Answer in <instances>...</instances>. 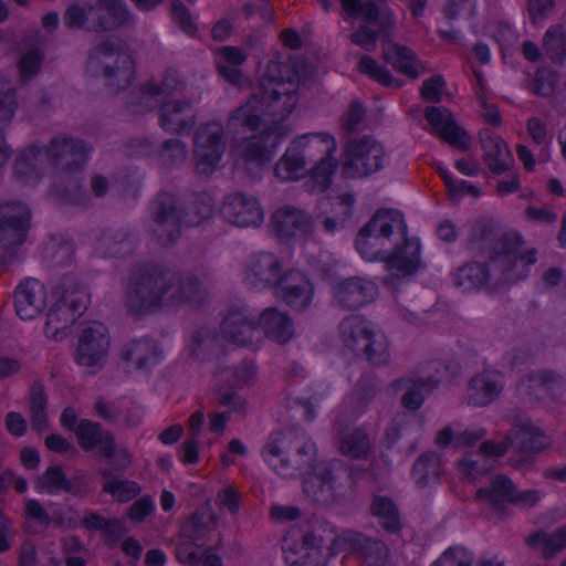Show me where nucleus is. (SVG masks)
<instances>
[{"instance_id": "1", "label": "nucleus", "mask_w": 566, "mask_h": 566, "mask_svg": "<svg viewBox=\"0 0 566 566\" xmlns=\"http://www.w3.org/2000/svg\"><path fill=\"white\" fill-rule=\"evenodd\" d=\"M315 443L295 429L271 434L262 449L269 467L282 478H293L311 469L303 479V493L311 501L331 505L346 497L354 485L352 469L339 459L319 463L316 460Z\"/></svg>"}, {"instance_id": "2", "label": "nucleus", "mask_w": 566, "mask_h": 566, "mask_svg": "<svg viewBox=\"0 0 566 566\" xmlns=\"http://www.w3.org/2000/svg\"><path fill=\"white\" fill-rule=\"evenodd\" d=\"M206 297L207 290L196 274L146 262L130 270L124 286L123 304L127 314L140 317L165 307L200 305Z\"/></svg>"}, {"instance_id": "3", "label": "nucleus", "mask_w": 566, "mask_h": 566, "mask_svg": "<svg viewBox=\"0 0 566 566\" xmlns=\"http://www.w3.org/2000/svg\"><path fill=\"white\" fill-rule=\"evenodd\" d=\"M403 214L395 209H379L359 230L355 247L363 259L386 263L396 279L415 274L420 266V242L407 237Z\"/></svg>"}, {"instance_id": "4", "label": "nucleus", "mask_w": 566, "mask_h": 566, "mask_svg": "<svg viewBox=\"0 0 566 566\" xmlns=\"http://www.w3.org/2000/svg\"><path fill=\"white\" fill-rule=\"evenodd\" d=\"M483 245L489 247L486 263L471 262L459 268L454 284L463 291L484 286L496 289L502 284L514 283L528 274V266L536 261L534 250L522 253V239L515 233L495 235L489 232L482 237Z\"/></svg>"}, {"instance_id": "5", "label": "nucleus", "mask_w": 566, "mask_h": 566, "mask_svg": "<svg viewBox=\"0 0 566 566\" xmlns=\"http://www.w3.org/2000/svg\"><path fill=\"white\" fill-rule=\"evenodd\" d=\"M295 81L263 76L248 102L237 107L229 116L227 128L234 136L255 132L263 122L277 124L284 120L297 103Z\"/></svg>"}, {"instance_id": "6", "label": "nucleus", "mask_w": 566, "mask_h": 566, "mask_svg": "<svg viewBox=\"0 0 566 566\" xmlns=\"http://www.w3.org/2000/svg\"><path fill=\"white\" fill-rule=\"evenodd\" d=\"M475 500L488 505L497 517L503 518L511 514L507 505L533 507L539 501L535 490L520 491L514 482L504 474L493 475L489 484L480 488Z\"/></svg>"}, {"instance_id": "7", "label": "nucleus", "mask_w": 566, "mask_h": 566, "mask_svg": "<svg viewBox=\"0 0 566 566\" xmlns=\"http://www.w3.org/2000/svg\"><path fill=\"white\" fill-rule=\"evenodd\" d=\"M386 161L385 147L369 136L350 139L342 155V174L345 178H366L380 171Z\"/></svg>"}, {"instance_id": "8", "label": "nucleus", "mask_w": 566, "mask_h": 566, "mask_svg": "<svg viewBox=\"0 0 566 566\" xmlns=\"http://www.w3.org/2000/svg\"><path fill=\"white\" fill-rule=\"evenodd\" d=\"M88 304L90 294L85 285L81 283H64L62 295L46 314L45 335L55 338L60 332L72 325L85 312Z\"/></svg>"}, {"instance_id": "9", "label": "nucleus", "mask_w": 566, "mask_h": 566, "mask_svg": "<svg viewBox=\"0 0 566 566\" xmlns=\"http://www.w3.org/2000/svg\"><path fill=\"white\" fill-rule=\"evenodd\" d=\"M30 219V210L22 202H7L0 206V244L6 250L0 259V271H4L17 261L13 249L24 242Z\"/></svg>"}, {"instance_id": "10", "label": "nucleus", "mask_w": 566, "mask_h": 566, "mask_svg": "<svg viewBox=\"0 0 566 566\" xmlns=\"http://www.w3.org/2000/svg\"><path fill=\"white\" fill-rule=\"evenodd\" d=\"M75 436L83 451L98 449L102 457L114 458L116 470H126L132 464V454L126 448L117 449L114 434L105 430L99 422L81 419L75 428Z\"/></svg>"}, {"instance_id": "11", "label": "nucleus", "mask_w": 566, "mask_h": 566, "mask_svg": "<svg viewBox=\"0 0 566 566\" xmlns=\"http://www.w3.org/2000/svg\"><path fill=\"white\" fill-rule=\"evenodd\" d=\"M150 216L154 222L153 233L159 244L169 245L179 239L181 224L185 223V214L175 193L158 192L150 202Z\"/></svg>"}, {"instance_id": "12", "label": "nucleus", "mask_w": 566, "mask_h": 566, "mask_svg": "<svg viewBox=\"0 0 566 566\" xmlns=\"http://www.w3.org/2000/svg\"><path fill=\"white\" fill-rule=\"evenodd\" d=\"M293 142H300L302 153L312 154L314 159L308 160L311 176L317 182L319 191L326 190L336 168V163L332 158L336 149L335 139L325 133H312L302 135Z\"/></svg>"}, {"instance_id": "13", "label": "nucleus", "mask_w": 566, "mask_h": 566, "mask_svg": "<svg viewBox=\"0 0 566 566\" xmlns=\"http://www.w3.org/2000/svg\"><path fill=\"white\" fill-rule=\"evenodd\" d=\"M88 64L93 69L102 66L109 85L117 90L125 88L133 76L132 59L111 40H103L90 50Z\"/></svg>"}, {"instance_id": "14", "label": "nucleus", "mask_w": 566, "mask_h": 566, "mask_svg": "<svg viewBox=\"0 0 566 566\" xmlns=\"http://www.w3.org/2000/svg\"><path fill=\"white\" fill-rule=\"evenodd\" d=\"M224 150L226 136L223 126L217 122L201 125L196 130L193 139L197 174L209 177L217 169Z\"/></svg>"}, {"instance_id": "15", "label": "nucleus", "mask_w": 566, "mask_h": 566, "mask_svg": "<svg viewBox=\"0 0 566 566\" xmlns=\"http://www.w3.org/2000/svg\"><path fill=\"white\" fill-rule=\"evenodd\" d=\"M46 161L61 171L83 169L92 153V146L71 135L60 134L42 147Z\"/></svg>"}, {"instance_id": "16", "label": "nucleus", "mask_w": 566, "mask_h": 566, "mask_svg": "<svg viewBox=\"0 0 566 566\" xmlns=\"http://www.w3.org/2000/svg\"><path fill=\"white\" fill-rule=\"evenodd\" d=\"M109 349L108 328L101 322L86 324L77 340L75 361L83 367L99 370L106 361Z\"/></svg>"}, {"instance_id": "17", "label": "nucleus", "mask_w": 566, "mask_h": 566, "mask_svg": "<svg viewBox=\"0 0 566 566\" xmlns=\"http://www.w3.org/2000/svg\"><path fill=\"white\" fill-rule=\"evenodd\" d=\"M332 295L337 307L355 311L376 300L378 286L374 281L363 276H349L333 284Z\"/></svg>"}, {"instance_id": "18", "label": "nucleus", "mask_w": 566, "mask_h": 566, "mask_svg": "<svg viewBox=\"0 0 566 566\" xmlns=\"http://www.w3.org/2000/svg\"><path fill=\"white\" fill-rule=\"evenodd\" d=\"M284 559L289 566H325L327 557L323 552L324 542L315 531L302 535V543L297 544L292 537L282 539Z\"/></svg>"}, {"instance_id": "19", "label": "nucleus", "mask_w": 566, "mask_h": 566, "mask_svg": "<svg viewBox=\"0 0 566 566\" xmlns=\"http://www.w3.org/2000/svg\"><path fill=\"white\" fill-rule=\"evenodd\" d=\"M283 271L281 259L272 252L251 254L244 264L243 280L245 284L258 290L273 289Z\"/></svg>"}, {"instance_id": "20", "label": "nucleus", "mask_w": 566, "mask_h": 566, "mask_svg": "<svg viewBox=\"0 0 566 566\" xmlns=\"http://www.w3.org/2000/svg\"><path fill=\"white\" fill-rule=\"evenodd\" d=\"M273 289L279 298L296 311L307 308L314 295L313 284L295 269L283 270Z\"/></svg>"}, {"instance_id": "21", "label": "nucleus", "mask_w": 566, "mask_h": 566, "mask_svg": "<svg viewBox=\"0 0 566 566\" xmlns=\"http://www.w3.org/2000/svg\"><path fill=\"white\" fill-rule=\"evenodd\" d=\"M221 216L237 227H258L263 221V211L256 198L238 191L224 197Z\"/></svg>"}, {"instance_id": "22", "label": "nucleus", "mask_w": 566, "mask_h": 566, "mask_svg": "<svg viewBox=\"0 0 566 566\" xmlns=\"http://www.w3.org/2000/svg\"><path fill=\"white\" fill-rule=\"evenodd\" d=\"M91 28L94 32L114 31L134 22V15L123 0H97L90 6Z\"/></svg>"}, {"instance_id": "23", "label": "nucleus", "mask_w": 566, "mask_h": 566, "mask_svg": "<svg viewBox=\"0 0 566 566\" xmlns=\"http://www.w3.org/2000/svg\"><path fill=\"white\" fill-rule=\"evenodd\" d=\"M503 389V374L495 369H484L469 380L465 400L472 407H488L499 399Z\"/></svg>"}, {"instance_id": "24", "label": "nucleus", "mask_w": 566, "mask_h": 566, "mask_svg": "<svg viewBox=\"0 0 566 566\" xmlns=\"http://www.w3.org/2000/svg\"><path fill=\"white\" fill-rule=\"evenodd\" d=\"M197 122L191 99H171L159 107V125L169 134L189 133Z\"/></svg>"}, {"instance_id": "25", "label": "nucleus", "mask_w": 566, "mask_h": 566, "mask_svg": "<svg viewBox=\"0 0 566 566\" xmlns=\"http://www.w3.org/2000/svg\"><path fill=\"white\" fill-rule=\"evenodd\" d=\"M48 291L45 285L36 279L23 280L14 291V308L21 319H33L46 306Z\"/></svg>"}, {"instance_id": "26", "label": "nucleus", "mask_w": 566, "mask_h": 566, "mask_svg": "<svg viewBox=\"0 0 566 566\" xmlns=\"http://www.w3.org/2000/svg\"><path fill=\"white\" fill-rule=\"evenodd\" d=\"M255 315L245 307L230 308L221 325L222 336L238 346H250L258 333Z\"/></svg>"}, {"instance_id": "27", "label": "nucleus", "mask_w": 566, "mask_h": 566, "mask_svg": "<svg viewBox=\"0 0 566 566\" xmlns=\"http://www.w3.org/2000/svg\"><path fill=\"white\" fill-rule=\"evenodd\" d=\"M428 367L436 371L426 377L418 378H400L395 380V385L407 388V391L401 397V403L406 409L417 410L423 402V394L429 392L437 387L443 379L441 369L446 370L447 366L440 361H431Z\"/></svg>"}, {"instance_id": "28", "label": "nucleus", "mask_w": 566, "mask_h": 566, "mask_svg": "<svg viewBox=\"0 0 566 566\" xmlns=\"http://www.w3.org/2000/svg\"><path fill=\"white\" fill-rule=\"evenodd\" d=\"M424 116L441 139L461 150L469 148L470 137L458 126L452 113L447 107L429 106L424 111Z\"/></svg>"}, {"instance_id": "29", "label": "nucleus", "mask_w": 566, "mask_h": 566, "mask_svg": "<svg viewBox=\"0 0 566 566\" xmlns=\"http://www.w3.org/2000/svg\"><path fill=\"white\" fill-rule=\"evenodd\" d=\"M182 86L178 73L167 70L160 85L146 83L138 91L130 92L127 107L134 113H145L154 107L153 98L158 95H171Z\"/></svg>"}, {"instance_id": "30", "label": "nucleus", "mask_w": 566, "mask_h": 566, "mask_svg": "<svg viewBox=\"0 0 566 566\" xmlns=\"http://www.w3.org/2000/svg\"><path fill=\"white\" fill-rule=\"evenodd\" d=\"M283 136V134H276L271 128H268L260 136L249 138L240 151L245 167H262L270 163L273 157V150Z\"/></svg>"}, {"instance_id": "31", "label": "nucleus", "mask_w": 566, "mask_h": 566, "mask_svg": "<svg viewBox=\"0 0 566 566\" xmlns=\"http://www.w3.org/2000/svg\"><path fill=\"white\" fill-rule=\"evenodd\" d=\"M272 226L280 239L287 240L310 233L313 229V219L305 211L286 206L272 214Z\"/></svg>"}, {"instance_id": "32", "label": "nucleus", "mask_w": 566, "mask_h": 566, "mask_svg": "<svg viewBox=\"0 0 566 566\" xmlns=\"http://www.w3.org/2000/svg\"><path fill=\"white\" fill-rule=\"evenodd\" d=\"M483 150V161L494 175H502L509 171L514 164V158L506 145L500 137L485 133L480 136Z\"/></svg>"}, {"instance_id": "33", "label": "nucleus", "mask_w": 566, "mask_h": 566, "mask_svg": "<svg viewBox=\"0 0 566 566\" xmlns=\"http://www.w3.org/2000/svg\"><path fill=\"white\" fill-rule=\"evenodd\" d=\"M300 142H292L282 158L275 164L274 174L284 181L297 180L311 172L308 160L312 154L301 151Z\"/></svg>"}, {"instance_id": "34", "label": "nucleus", "mask_w": 566, "mask_h": 566, "mask_svg": "<svg viewBox=\"0 0 566 566\" xmlns=\"http://www.w3.org/2000/svg\"><path fill=\"white\" fill-rule=\"evenodd\" d=\"M374 324L363 315H349L343 318L338 325L340 339L345 347L355 355L358 354L369 334H374Z\"/></svg>"}, {"instance_id": "35", "label": "nucleus", "mask_w": 566, "mask_h": 566, "mask_svg": "<svg viewBox=\"0 0 566 566\" xmlns=\"http://www.w3.org/2000/svg\"><path fill=\"white\" fill-rule=\"evenodd\" d=\"M384 59L391 64L394 70L410 80H417L426 72L423 64L419 61L417 54L409 48L394 43L384 51Z\"/></svg>"}, {"instance_id": "36", "label": "nucleus", "mask_w": 566, "mask_h": 566, "mask_svg": "<svg viewBox=\"0 0 566 566\" xmlns=\"http://www.w3.org/2000/svg\"><path fill=\"white\" fill-rule=\"evenodd\" d=\"M340 453L350 459H366L374 446L363 428L343 427L337 431Z\"/></svg>"}, {"instance_id": "37", "label": "nucleus", "mask_w": 566, "mask_h": 566, "mask_svg": "<svg viewBox=\"0 0 566 566\" xmlns=\"http://www.w3.org/2000/svg\"><path fill=\"white\" fill-rule=\"evenodd\" d=\"M259 327L265 336L280 344L287 343L293 336V322L286 313L268 307L259 315Z\"/></svg>"}, {"instance_id": "38", "label": "nucleus", "mask_w": 566, "mask_h": 566, "mask_svg": "<svg viewBox=\"0 0 566 566\" xmlns=\"http://www.w3.org/2000/svg\"><path fill=\"white\" fill-rule=\"evenodd\" d=\"M525 544L530 548L541 547L542 557L546 560L553 559L566 548V526H560L552 533L538 530L525 538Z\"/></svg>"}, {"instance_id": "39", "label": "nucleus", "mask_w": 566, "mask_h": 566, "mask_svg": "<svg viewBox=\"0 0 566 566\" xmlns=\"http://www.w3.org/2000/svg\"><path fill=\"white\" fill-rule=\"evenodd\" d=\"M135 238L127 228H108L99 240L98 249L109 256H124L134 250Z\"/></svg>"}, {"instance_id": "40", "label": "nucleus", "mask_w": 566, "mask_h": 566, "mask_svg": "<svg viewBox=\"0 0 566 566\" xmlns=\"http://www.w3.org/2000/svg\"><path fill=\"white\" fill-rule=\"evenodd\" d=\"M44 157L42 147L30 145L14 160L13 170L22 182H38L41 178V159Z\"/></svg>"}, {"instance_id": "41", "label": "nucleus", "mask_w": 566, "mask_h": 566, "mask_svg": "<svg viewBox=\"0 0 566 566\" xmlns=\"http://www.w3.org/2000/svg\"><path fill=\"white\" fill-rule=\"evenodd\" d=\"M120 357L134 363L138 369H144L159 361L158 346L150 338L132 340L124 345Z\"/></svg>"}, {"instance_id": "42", "label": "nucleus", "mask_w": 566, "mask_h": 566, "mask_svg": "<svg viewBox=\"0 0 566 566\" xmlns=\"http://www.w3.org/2000/svg\"><path fill=\"white\" fill-rule=\"evenodd\" d=\"M369 511L386 532L396 534L401 530L402 523L400 511L390 497L385 495H374Z\"/></svg>"}, {"instance_id": "43", "label": "nucleus", "mask_w": 566, "mask_h": 566, "mask_svg": "<svg viewBox=\"0 0 566 566\" xmlns=\"http://www.w3.org/2000/svg\"><path fill=\"white\" fill-rule=\"evenodd\" d=\"M216 515L209 507L202 506L195 511L181 525L180 537L185 539L202 541L214 527Z\"/></svg>"}, {"instance_id": "44", "label": "nucleus", "mask_w": 566, "mask_h": 566, "mask_svg": "<svg viewBox=\"0 0 566 566\" xmlns=\"http://www.w3.org/2000/svg\"><path fill=\"white\" fill-rule=\"evenodd\" d=\"M443 463L441 457L432 451L423 452L415 462L411 474L419 488L437 482L442 474Z\"/></svg>"}, {"instance_id": "45", "label": "nucleus", "mask_w": 566, "mask_h": 566, "mask_svg": "<svg viewBox=\"0 0 566 566\" xmlns=\"http://www.w3.org/2000/svg\"><path fill=\"white\" fill-rule=\"evenodd\" d=\"M506 438L512 447L523 452L537 453L551 446V439L543 431L532 426L522 430H509Z\"/></svg>"}, {"instance_id": "46", "label": "nucleus", "mask_w": 566, "mask_h": 566, "mask_svg": "<svg viewBox=\"0 0 566 566\" xmlns=\"http://www.w3.org/2000/svg\"><path fill=\"white\" fill-rule=\"evenodd\" d=\"M356 356L363 357L374 367L388 366L390 363V350L386 335L380 331L369 334V337Z\"/></svg>"}, {"instance_id": "47", "label": "nucleus", "mask_w": 566, "mask_h": 566, "mask_svg": "<svg viewBox=\"0 0 566 566\" xmlns=\"http://www.w3.org/2000/svg\"><path fill=\"white\" fill-rule=\"evenodd\" d=\"M213 206V199L208 192L191 193L184 207L185 224L198 226L209 219L212 216Z\"/></svg>"}, {"instance_id": "48", "label": "nucleus", "mask_w": 566, "mask_h": 566, "mask_svg": "<svg viewBox=\"0 0 566 566\" xmlns=\"http://www.w3.org/2000/svg\"><path fill=\"white\" fill-rule=\"evenodd\" d=\"M48 396L43 382L35 381L30 388L29 409L32 428L42 432L48 428Z\"/></svg>"}, {"instance_id": "49", "label": "nucleus", "mask_w": 566, "mask_h": 566, "mask_svg": "<svg viewBox=\"0 0 566 566\" xmlns=\"http://www.w3.org/2000/svg\"><path fill=\"white\" fill-rule=\"evenodd\" d=\"M543 50L546 56L555 64H563L566 60V30L560 24L551 25L543 36Z\"/></svg>"}, {"instance_id": "50", "label": "nucleus", "mask_w": 566, "mask_h": 566, "mask_svg": "<svg viewBox=\"0 0 566 566\" xmlns=\"http://www.w3.org/2000/svg\"><path fill=\"white\" fill-rule=\"evenodd\" d=\"M494 460L478 451L468 452L459 462L458 469L468 480L476 481L492 470Z\"/></svg>"}, {"instance_id": "51", "label": "nucleus", "mask_w": 566, "mask_h": 566, "mask_svg": "<svg viewBox=\"0 0 566 566\" xmlns=\"http://www.w3.org/2000/svg\"><path fill=\"white\" fill-rule=\"evenodd\" d=\"M358 71L369 76L375 82L386 87L399 88L403 85V81L396 78L390 71L379 65L376 60L369 55H363L357 65Z\"/></svg>"}, {"instance_id": "52", "label": "nucleus", "mask_w": 566, "mask_h": 566, "mask_svg": "<svg viewBox=\"0 0 566 566\" xmlns=\"http://www.w3.org/2000/svg\"><path fill=\"white\" fill-rule=\"evenodd\" d=\"M355 197L352 193H342L335 198L328 199V203L333 207L340 208L335 216L327 217L323 221L324 229L333 233L344 227L345 221L352 216Z\"/></svg>"}, {"instance_id": "53", "label": "nucleus", "mask_w": 566, "mask_h": 566, "mask_svg": "<svg viewBox=\"0 0 566 566\" xmlns=\"http://www.w3.org/2000/svg\"><path fill=\"white\" fill-rule=\"evenodd\" d=\"M18 108L17 90L11 81L0 76V127H9Z\"/></svg>"}, {"instance_id": "54", "label": "nucleus", "mask_w": 566, "mask_h": 566, "mask_svg": "<svg viewBox=\"0 0 566 566\" xmlns=\"http://www.w3.org/2000/svg\"><path fill=\"white\" fill-rule=\"evenodd\" d=\"M65 482L66 474L62 467L51 465L35 479V488L39 492L57 494L63 491Z\"/></svg>"}, {"instance_id": "55", "label": "nucleus", "mask_w": 566, "mask_h": 566, "mask_svg": "<svg viewBox=\"0 0 566 566\" xmlns=\"http://www.w3.org/2000/svg\"><path fill=\"white\" fill-rule=\"evenodd\" d=\"M354 546L370 565H377L382 562L387 554V547L384 542L363 535L356 537Z\"/></svg>"}, {"instance_id": "56", "label": "nucleus", "mask_w": 566, "mask_h": 566, "mask_svg": "<svg viewBox=\"0 0 566 566\" xmlns=\"http://www.w3.org/2000/svg\"><path fill=\"white\" fill-rule=\"evenodd\" d=\"M206 553L203 545L192 539L181 538L175 548L177 560L187 566H198Z\"/></svg>"}, {"instance_id": "57", "label": "nucleus", "mask_w": 566, "mask_h": 566, "mask_svg": "<svg viewBox=\"0 0 566 566\" xmlns=\"http://www.w3.org/2000/svg\"><path fill=\"white\" fill-rule=\"evenodd\" d=\"M344 10L350 17H361L365 24H376L380 17L379 7L373 0L361 2L360 0L347 1Z\"/></svg>"}, {"instance_id": "58", "label": "nucleus", "mask_w": 566, "mask_h": 566, "mask_svg": "<svg viewBox=\"0 0 566 566\" xmlns=\"http://www.w3.org/2000/svg\"><path fill=\"white\" fill-rule=\"evenodd\" d=\"M103 491L115 496L119 502H128L140 493L139 485L129 480H108Z\"/></svg>"}, {"instance_id": "59", "label": "nucleus", "mask_w": 566, "mask_h": 566, "mask_svg": "<svg viewBox=\"0 0 566 566\" xmlns=\"http://www.w3.org/2000/svg\"><path fill=\"white\" fill-rule=\"evenodd\" d=\"M82 525L87 531H104L109 535H119L123 533L122 524L118 520H107L95 512H87L82 520Z\"/></svg>"}, {"instance_id": "60", "label": "nucleus", "mask_w": 566, "mask_h": 566, "mask_svg": "<svg viewBox=\"0 0 566 566\" xmlns=\"http://www.w3.org/2000/svg\"><path fill=\"white\" fill-rule=\"evenodd\" d=\"M43 59L40 50H30L22 54L18 63L21 82H29L40 72Z\"/></svg>"}, {"instance_id": "61", "label": "nucleus", "mask_w": 566, "mask_h": 566, "mask_svg": "<svg viewBox=\"0 0 566 566\" xmlns=\"http://www.w3.org/2000/svg\"><path fill=\"white\" fill-rule=\"evenodd\" d=\"M474 555L462 546L449 547L431 566H472Z\"/></svg>"}, {"instance_id": "62", "label": "nucleus", "mask_w": 566, "mask_h": 566, "mask_svg": "<svg viewBox=\"0 0 566 566\" xmlns=\"http://www.w3.org/2000/svg\"><path fill=\"white\" fill-rule=\"evenodd\" d=\"M187 146L177 138L167 139L159 153L163 164L168 166H177L182 164L187 158Z\"/></svg>"}, {"instance_id": "63", "label": "nucleus", "mask_w": 566, "mask_h": 566, "mask_svg": "<svg viewBox=\"0 0 566 566\" xmlns=\"http://www.w3.org/2000/svg\"><path fill=\"white\" fill-rule=\"evenodd\" d=\"M90 6L71 4L66 8L62 17L63 25L72 31L82 30L90 21Z\"/></svg>"}, {"instance_id": "64", "label": "nucleus", "mask_w": 566, "mask_h": 566, "mask_svg": "<svg viewBox=\"0 0 566 566\" xmlns=\"http://www.w3.org/2000/svg\"><path fill=\"white\" fill-rule=\"evenodd\" d=\"M379 391V381L374 374L363 375L355 387L354 395L363 403L370 402Z\"/></svg>"}]
</instances>
